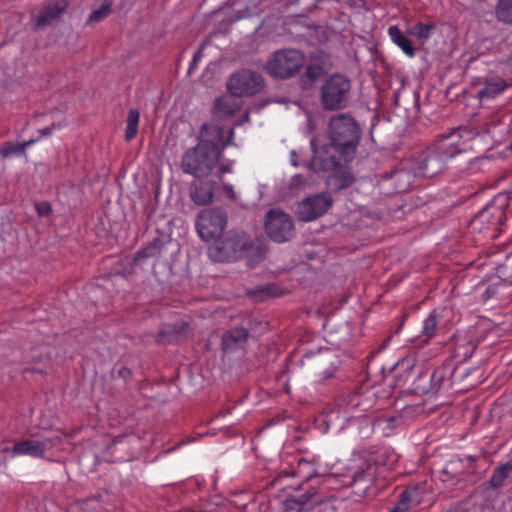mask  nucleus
Instances as JSON below:
<instances>
[{
    "label": "nucleus",
    "instance_id": "e433bc0d",
    "mask_svg": "<svg viewBox=\"0 0 512 512\" xmlns=\"http://www.w3.org/2000/svg\"><path fill=\"white\" fill-rule=\"evenodd\" d=\"M112 11V1L104 0L99 8L92 11L89 15L87 24L89 23H98L104 20Z\"/></svg>",
    "mask_w": 512,
    "mask_h": 512
},
{
    "label": "nucleus",
    "instance_id": "c9c22d12",
    "mask_svg": "<svg viewBox=\"0 0 512 512\" xmlns=\"http://www.w3.org/2000/svg\"><path fill=\"white\" fill-rule=\"evenodd\" d=\"M463 459L458 461H450L440 472V480L443 482L450 481L452 479H458L464 473L459 470L458 464L462 463Z\"/></svg>",
    "mask_w": 512,
    "mask_h": 512
},
{
    "label": "nucleus",
    "instance_id": "c85d7f7f",
    "mask_svg": "<svg viewBox=\"0 0 512 512\" xmlns=\"http://www.w3.org/2000/svg\"><path fill=\"white\" fill-rule=\"evenodd\" d=\"M508 86L510 84L500 77L487 79L484 87L477 92V97L480 100L493 99Z\"/></svg>",
    "mask_w": 512,
    "mask_h": 512
},
{
    "label": "nucleus",
    "instance_id": "de8ad7c7",
    "mask_svg": "<svg viewBox=\"0 0 512 512\" xmlns=\"http://www.w3.org/2000/svg\"><path fill=\"white\" fill-rule=\"evenodd\" d=\"M223 190L227 197H229L232 200H235V192L233 190V187L230 184L223 183Z\"/></svg>",
    "mask_w": 512,
    "mask_h": 512
},
{
    "label": "nucleus",
    "instance_id": "6e6552de",
    "mask_svg": "<svg viewBox=\"0 0 512 512\" xmlns=\"http://www.w3.org/2000/svg\"><path fill=\"white\" fill-rule=\"evenodd\" d=\"M263 227L267 237L279 244L291 241L296 234L293 217L281 209L268 210L264 216Z\"/></svg>",
    "mask_w": 512,
    "mask_h": 512
},
{
    "label": "nucleus",
    "instance_id": "7c9ffc66",
    "mask_svg": "<svg viewBox=\"0 0 512 512\" xmlns=\"http://www.w3.org/2000/svg\"><path fill=\"white\" fill-rule=\"evenodd\" d=\"M455 374V368L451 367L450 364H445L437 367L432 373H430V382L432 386L431 394H437L447 376H453Z\"/></svg>",
    "mask_w": 512,
    "mask_h": 512
},
{
    "label": "nucleus",
    "instance_id": "5701e85b",
    "mask_svg": "<svg viewBox=\"0 0 512 512\" xmlns=\"http://www.w3.org/2000/svg\"><path fill=\"white\" fill-rule=\"evenodd\" d=\"M506 220L504 205H496L494 202L487 204L479 211L472 220V223H489L502 225Z\"/></svg>",
    "mask_w": 512,
    "mask_h": 512
},
{
    "label": "nucleus",
    "instance_id": "ddd939ff",
    "mask_svg": "<svg viewBox=\"0 0 512 512\" xmlns=\"http://www.w3.org/2000/svg\"><path fill=\"white\" fill-rule=\"evenodd\" d=\"M512 484V459L496 466L489 480L479 486L480 493L486 500L498 498L501 489Z\"/></svg>",
    "mask_w": 512,
    "mask_h": 512
},
{
    "label": "nucleus",
    "instance_id": "09e8293b",
    "mask_svg": "<svg viewBox=\"0 0 512 512\" xmlns=\"http://www.w3.org/2000/svg\"><path fill=\"white\" fill-rule=\"evenodd\" d=\"M55 128V124H52L50 127H46L42 130H40V136L36 139H40L42 136H48L52 133L53 129Z\"/></svg>",
    "mask_w": 512,
    "mask_h": 512
},
{
    "label": "nucleus",
    "instance_id": "9b49d317",
    "mask_svg": "<svg viewBox=\"0 0 512 512\" xmlns=\"http://www.w3.org/2000/svg\"><path fill=\"white\" fill-rule=\"evenodd\" d=\"M464 134L474 137L477 132L467 128H454L448 134H442L438 136V139L433 145V148L447 159L452 158L458 154H464V158L468 160L470 164L473 160L472 154L464 148Z\"/></svg>",
    "mask_w": 512,
    "mask_h": 512
},
{
    "label": "nucleus",
    "instance_id": "4468645a",
    "mask_svg": "<svg viewBox=\"0 0 512 512\" xmlns=\"http://www.w3.org/2000/svg\"><path fill=\"white\" fill-rule=\"evenodd\" d=\"M421 370L422 367L417 366L415 359L410 357L399 360L392 368L396 384L409 394L413 393L414 385L421 376Z\"/></svg>",
    "mask_w": 512,
    "mask_h": 512
},
{
    "label": "nucleus",
    "instance_id": "dca6fc26",
    "mask_svg": "<svg viewBox=\"0 0 512 512\" xmlns=\"http://www.w3.org/2000/svg\"><path fill=\"white\" fill-rule=\"evenodd\" d=\"M416 161L420 174L432 178L445 170L447 158L432 147L422 152Z\"/></svg>",
    "mask_w": 512,
    "mask_h": 512
},
{
    "label": "nucleus",
    "instance_id": "b1692460",
    "mask_svg": "<svg viewBox=\"0 0 512 512\" xmlns=\"http://www.w3.org/2000/svg\"><path fill=\"white\" fill-rule=\"evenodd\" d=\"M326 71L322 64L309 63L305 66L303 74L299 77L298 84L302 91H310L316 87Z\"/></svg>",
    "mask_w": 512,
    "mask_h": 512
},
{
    "label": "nucleus",
    "instance_id": "a19ab883",
    "mask_svg": "<svg viewBox=\"0 0 512 512\" xmlns=\"http://www.w3.org/2000/svg\"><path fill=\"white\" fill-rule=\"evenodd\" d=\"M437 325V315L434 313L430 314L424 321L422 329V334L426 337L425 341L429 340L435 334Z\"/></svg>",
    "mask_w": 512,
    "mask_h": 512
},
{
    "label": "nucleus",
    "instance_id": "c756f323",
    "mask_svg": "<svg viewBox=\"0 0 512 512\" xmlns=\"http://www.w3.org/2000/svg\"><path fill=\"white\" fill-rule=\"evenodd\" d=\"M163 248V241L160 238H154L145 247L137 251L131 261L132 266L138 265L141 261L158 255Z\"/></svg>",
    "mask_w": 512,
    "mask_h": 512
},
{
    "label": "nucleus",
    "instance_id": "58836bf2",
    "mask_svg": "<svg viewBox=\"0 0 512 512\" xmlns=\"http://www.w3.org/2000/svg\"><path fill=\"white\" fill-rule=\"evenodd\" d=\"M434 29V24H423L422 22H417L415 25L410 27L407 32L411 35L417 36L421 40H426Z\"/></svg>",
    "mask_w": 512,
    "mask_h": 512
},
{
    "label": "nucleus",
    "instance_id": "49530a36",
    "mask_svg": "<svg viewBox=\"0 0 512 512\" xmlns=\"http://www.w3.org/2000/svg\"><path fill=\"white\" fill-rule=\"evenodd\" d=\"M232 165H233V161H232V160H228V161H226V162H222V163L220 164V166H219L218 170L216 171L215 176H216L219 180H221V179H222L223 174L231 172Z\"/></svg>",
    "mask_w": 512,
    "mask_h": 512
},
{
    "label": "nucleus",
    "instance_id": "79ce46f5",
    "mask_svg": "<svg viewBox=\"0 0 512 512\" xmlns=\"http://www.w3.org/2000/svg\"><path fill=\"white\" fill-rule=\"evenodd\" d=\"M255 293L259 294L261 299L271 298L280 295L279 286L275 283H269L259 287Z\"/></svg>",
    "mask_w": 512,
    "mask_h": 512
},
{
    "label": "nucleus",
    "instance_id": "5fc2aeb1",
    "mask_svg": "<svg viewBox=\"0 0 512 512\" xmlns=\"http://www.w3.org/2000/svg\"><path fill=\"white\" fill-rule=\"evenodd\" d=\"M509 60H512V50H511V53L509 55Z\"/></svg>",
    "mask_w": 512,
    "mask_h": 512
},
{
    "label": "nucleus",
    "instance_id": "f8f14e48",
    "mask_svg": "<svg viewBox=\"0 0 512 512\" xmlns=\"http://www.w3.org/2000/svg\"><path fill=\"white\" fill-rule=\"evenodd\" d=\"M332 204L329 193H318L298 202L295 213L300 221L310 222L324 215Z\"/></svg>",
    "mask_w": 512,
    "mask_h": 512
},
{
    "label": "nucleus",
    "instance_id": "3c124183",
    "mask_svg": "<svg viewBox=\"0 0 512 512\" xmlns=\"http://www.w3.org/2000/svg\"><path fill=\"white\" fill-rule=\"evenodd\" d=\"M291 163H292V165H294L296 167L300 165V162L298 161V155H297L296 151H292L291 152Z\"/></svg>",
    "mask_w": 512,
    "mask_h": 512
},
{
    "label": "nucleus",
    "instance_id": "2eb2a0df",
    "mask_svg": "<svg viewBox=\"0 0 512 512\" xmlns=\"http://www.w3.org/2000/svg\"><path fill=\"white\" fill-rule=\"evenodd\" d=\"M61 438H44L42 440L26 439L15 442L11 448L13 455H29L35 458H44L45 452L54 447Z\"/></svg>",
    "mask_w": 512,
    "mask_h": 512
},
{
    "label": "nucleus",
    "instance_id": "8fccbe9b",
    "mask_svg": "<svg viewBox=\"0 0 512 512\" xmlns=\"http://www.w3.org/2000/svg\"><path fill=\"white\" fill-rule=\"evenodd\" d=\"M305 182V179L302 175L298 174V175H295L293 178H292V184H295V185H298V184H302Z\"/></svg>",
    "mask_w": 512,
    "mask_h": 512
},
{
    "label": "nucleus",
    "instance_id": "f3484780",
    "mask_svg": "<svg viewBox=\"0 0 512 512\" xmlns=\"http://www.w3.org/2000/svg\"><path fill=\"white\" fill-rule=\"evenodd\" d=\"M218 187L216 180L207 177L196 178L189 187V196L198 206L209 205L213 201L215 189Z\"/></svg>",
    "mask_w": 512,
    "mask_h": 512
},
{
    "label": "nucleus",
    "instance_id": "4c0bfd02",
    "mask_svg": "<svg viewBox=\"0 0 512 512\" xmlns=\"http://www.w3.org/2000/svg\"><path fill=\"white\" fill-rule=\"evenodd\" d=\"M425 490V484H416L414 486H408L402 492H408L409 497L406 498L407 505L409 508L412 505H419L422 501V494Z\"/></svg>",
    "mask_w": 512,
    "mask_h": 512
},
{
    "label": "nucleus",
    "instance_id": "cd10ccee",
    "mask_svg": "<svg viewBox=\"0 0 512 512\" xmlns=\"http://www.w3.org/2000/svg\"><path fill=\"white\" fill-rule=\"evenodd\" d=\"M388 34L391 37L393 43H395L407 56L413 57L416 54V48L412 43L411 39L401 31V29L392 25L388 28Z\"/></svg>",
    "mask_w": 512,
    "mask_h": 512
},
{
    "label": "nucleus",
    "instance_id": "20e7f679",
    "mask_svg": "<svg viewBox=\"0 0 512 512\" xmlns=\"http://www.w3.org/2000/svg\"><path fill=\"white\" fill-rule=\"evenodd\" d=\"M284 512H336L334 499L323 496L315 487L303 484L284 501Z\"/></svg>",
    "mask_w": 512,
    "mask_h": 512
},
{
    "label": "nucleus",
    "instance_id": "7ed1b4c3",
    "mask_svg": "<svg viewBox=\"0 0 512 512\" xmlns=\"http://www.w3.org/2000/svg\"><path fill=\"white\" fill-rule=\"evenodd\" d=\"M352 82L341 73L324 78L319 89V102L324 111H339L348 107L351 100Z\"/></svg>",
    "mask_w": 512,
    "mask_h": 512
},
{
    "label": "nucleus",
    "instance_id": "1a4fd4ad",
    "mask_svg": "<svg viewBox=\"0 0 512 512\" xmlns=\"http://www.w3.org/2000/svg\"><path fill=\"white\" fill-rule=\"evenodd\" d=\"M227 90L238 98L254 96L261 93L265 86L264 77L257 71L241 69L234 72L227 80Z\"/></svg>",
    "mask_w": 512,
    "mask_h": 512
},
{
    "label": "nucleus",
    "instance_id": "864d4df0",
    "mask_svg": "<svg viewBox=\"0 0 512 512\" xmlns=\"http://www.w3.org/2000/svg\"><path fill=\"white\" fill-rule=\"evenodd\" d=\"M198 59V54L194 55L193 62H195Z\"/></svg>",
    "mask_w": 512,
    "mask_h": 512
},
{
    "label": "nucleus",
    "instance_id": "4be33fe9",
    "mask_svg": "<svg viewBox=\"0 0 512 512\" xmlns=\"http://www.w3.org/2000/svg\"><path fill=\"white\" fill-rule=\"evenodd\" d=\"M381 179L388 183L392 192L401 193L411 185V174L405 169H393L381 174Z\"/></svg>",
    "mask_w": 512,
    "mask_h": 512
},
{
    "label": "nucleus",
    "instance_id": "f03ea898",
    "mask_svg": "<svg viewBox=\"0 0 512 512\" xmlns=\"http://www.w3.org/2000/svg\"><path fill=\"white\" fill-rule=\"evenodd\" d=\"M224 135V127L203 124L197 145L187 149L182 156V171L195 178L209 176L220 162L224 149L233 143L234 129L229 128L226 138Z\"/></svg>",
    "mask_w": 512,
    "mask_h": 512
},
{
    "label": "nucleus",
    "instance_id": "aec40b11",
    "mask_svg": "<svg viewBox=\"0 0 512 512\" xmlns=\"http://www.w3.org/2000/svg\"><path fill=\"white\" fill-rule=\"evenodd\" d=\"M315 364L323 379H330L334 377L339 367L340 360L332 350L324 349L319 351L315 358Z\"/></svg>",
    "mask_w": 512,
    "mask_h": 512
},
{
    "label": "nucleus",
    "instance_id": "393cba45",
    "mask_svg": "<svg viewBox=\"0 0 512 512\" xmlns=\"http://www.w3.org/2000/svg\"><path fill=\"white\" fill-rule=\"evenodd\" d=\"M249 338V328L243 323L239 327L227 330L221 339V348L223 351L231 350L247 342Z\"/></svg>",
    "mask_w": 512,
    "mask_h": 512
},
{
    "label": "nucleus",
    "instance_id": "f704fd0d",
    "mask_svg": "<svg viewBox=\"0 0 512 512\" xmlns=\"http://www.w3.org/2000/svg\"><path fill=\"white\" fill-rule=\"evenodd\" d=\"M431 382H430V372L428 370H421V376L418 381L414 385L413 395H426L431 394L432 390Z\"/></svg>",
    "mask_w": 512,
    "mask_h": 512
},
{
    "label": "nucleus",
    "instance_id": "603ef678",
    "mask_svg": "<svg viewBox=\"0 0 512 512\" xmlns=\"http://www.w3.org/2000/svg\"><path fill=\"white\" fill-rule=\"evenodd\" d=\"M447 512H465V511L461 508H452V509H449Z\"/></svg>",
    "mask_w": 512,
    "mask_h": 512
},
{
    "label": "nucleus",
    "instance_id": "37998d69",
    "mask_svg": "<svg viewBox=\"0 0 512 512\" xmlns=\"http://www.w3.org/2000/svg\"><path fill=\"white\" fill-rule=\"evenodd\" d=\"M408 495V492H401L395 505L392 508H389L387 512H406L409 509L406 502V498L409 497Z\"/></svg>",
    "mask_w": 512,
    "mask_h": 512
},
{
    "label": "nucleus",
    "instance_id": "72a5a7b5",
    "mask_svg": "<svg viewBox=\"0 0 512 512\" xmlns=\"http://www.w3.org/2000/svg\"><path fill=\"white\" fill-rule=\"evenodd\" d=\"M495 15L498 21L512 25V0H498Z\"/></svg>",
    "mask_w": 512,
    "mask_h": 512
},
{
    "label": "nucleus",
    "instance_id": "412c9836",
    "mask_svg": "<svg viewBox=\"0 0 512 512\" xmlns=\"http://www.w3.org/2000/svg\"><path fill=\"white\" fill-rule=\"evenodd\" d=\"M243 252V258L247 260V265L250 268L255 267L262 262L268 253V244L264 239L256 238L254 240L249 236V244L246 245Z\"/></svg>",
    "mask_w": 512,
    "mask_h": 512
},
{
    "label": "nucleus",
    "instance_id": "473e14b6",
    "mask_svg": "<svg viewBox=\"0 0 512 512\" xmlns=\"http://www.w3.org/2000/svg\"><path fill=\"white\" fill-rule=\"evenodd\" d=\"M139 118H140V113H139L138 109L132 108L128 111V116H127V120H126L127 126H126V131H125V140L126 141H131L136 137L137 132H138Z\"/></svg>",
    "mask_w": 512,
    "mask_h": 512
},
{
    "label": "nucleus",
    "instance_id": "39448f33",
    "mask_svg": "<svg viewBox=\"0 0 512 512\" xmlns=\"http://www.w3.org/2000/svg\"><path fill=\"white\" fill-rule=\"evenodd\" d=\"M305 64V55L297 49L275 51L268 59L264 69L275 79L286 80L296 76Z\"/></svg>",
    "mask_w": 512,
    "mask_h": 512
},
{
    "label": "nucleus",
    "instance_id": "a878e982",
    "mask_svg": "<svg viewBox=\"0 0 512 512\" xmlns=\"http://www.w3.org/2000/svg\"><path fill=\"white\" fill-rule=\"evenodd\" d=\"M235 98L236 96L231 93L217 97L214 101L213 113L220 118L233 116L239 110Z\"/></svg>",
    "mask_w": 512,
    "mask_h": 512
},
{
    "label": "nucleus",
    "instance_id": "a211bd4d",
    "mask_svg": "<svg viewBox=\"0 0 512 512\" xmlns=\"http://www.w3.org/2000/svg\"><path fill=\"white\" fill-rule=\"evenodd\" d=\"M69 6V0H56L44 5L34 23V29L39 30L58 21Z\"/></svg>",
    "mask_w": 512,
    "mask_h": 512
},
{
    "label": "nucleus",
    "instance_id": "6ab92c4d",
    "mask_svg": "<svg viewBox=\"0 0 512 512\" xmlns=\"http://www.w3.org/2000/svg\"><path fill=\"white\" fill-rule=\"evenodd\" d=\"M345 165L332 169L333 171L326 180L328 193H338L354 184L356 178L349 169H343Z\"/></svg>",
    "mask_w": 512,
    "mask_h": 512
},
{
    "label": "nucleus",
    "instance_id": "0eeeda50",
    "mask_svg": "<svg viewBox=\"0 0 512 512\" xmlns=\"http://www.w3.org/2000/svg\"><path fill=\"white\" fill-rule=\"evenodd\" d=\"M227 222V210L224 207H212L198 213L195 226L200 238L209 242L215 241L223 235Z\"/></svg>",
    "mask_w": 512,
    "mask_h": 512
},
{
    "label": "nucleus",
    "instance_id": "9d476101",
    "mask_svg": "<svg viewBox=\"0 0 512 512\" xmlns=\"http://www.w3.org/2000/svg\"><path fill=\"white\" fill-rule=\"evenodd\" d=\"M378 465L371 461H365L351 476L349 486L353 493L360 498H373L377 495L379 479L377 478Z\"/></svg>",
    "mask_w": 512,
    "mask_h": 512
},
{
    "label": "nucleus",
    "instance_id": "f257e3e1",
    "mask_svg": "<svg viewBox=\"0 0 512 512\" xmlns=\"http://www.w3.org/2000/svg\"><path fill=\"white\" fill-rule=\"evenodd\" d=\"M362 136V127L352 114L333 115L326 129L328 142L318 149L316 139L312 138L311 148L314 156L303 165L313 172H327L347 165L355 159Z\"/></svg>",
    "mask_w": 512,
    "mask_h": 512
},
{
    "label": "nucleus",
    "instance_id": "2f4dec72",
    "mask_svg": "<svg viewBox=\"0 0 512 512\" xmlns=\"http://www.w3.org/2000/svg\"><path fill=\"white\" fill-rule=\"evenodd\" d=\"M36 142V139H30L22 143L8 141L4 143L3 147L0 148V155L3 157H9L14 154L23 153L25 149Z\"/></svg>",
    "mask_w": 512,
    "mask_h": 512
},
{
    "label": "nucleus",
    "instance_id": "423d86ee",
    "mask_svg": "<svg viewBox=\"0 0 512 512\" xmlns=\"http://www.w3.org/2000/svg\"><path fill=\"white\" fill-rule=\"evenodd\" d=\"M248 244L247 233L230 230L215 240L214 245L209 248V255L216 262L237 261L243 258V252Z\"/></svg>",
    "mask_w": 512,
    "mask_h": 512
},
{
    "label": "nucleus",
    "instance_id": "bb28decb",
    "mask_svg": "<svg viewBox=\"0 0 512 512\" xmlns=\"http://www.w3.org/2000/svg\"><path fill=\"white\" fill-rule=\"evenodd\" d=\"M185 325L186 324L184 322L163 324L155 336V343L158 345H167L176 342Z\"/></svg>",
    "mask_w": 512,
    "mask_h": 512
},
{
    "label": "nucleus",
    "instance_id": "a18cd8bd",
    "mask_svg": "<svg viewBox=\"0 0 512 512\" xmlns=\"http://www.w3.org/2000/svg\"><path fill=\"white\" fill-rule=\"evenodd\" d=\"M119 378H122L125 382H129L133 378V372L130 368L122 365L115 371Z\"/></svg>",
    "mask_w": 512,
    "mask_h": 512
},
{
    "label": "nucleus",
    "instance_id": "c03bdc74",
    "mask_svg": "<svg viewBox=\"0 0 512 512\" xmlns=\"http://www.w3.org/2000/svg\"><path fill=\"white\" fill-rule=\"evenodd\" d=\"M35 209L40 217L49 216L52 212L51 204L48 201L36 202Z\"/></svg>",
    "mask_w": 512,
    "mask_h": 512
},
{
    "label": "nucleus",
    "instance_id": "ea45409f",
    "mask_svg": "<svg viewBox=\"0 0 512 512\" xmlns=\"http://www.w3.org/2000/svg\"><path fill=\"white\" fill-rule=\"evenodd\" d=\"M484 456V451H481L479 455L466 456V460L469 462L468 466L466 467V474L476 476L477 479H480L483 472L479 471L478 466L475 463Z\"/></svg>",
    "mask_w": 512,
    "mask_h": 512
}]
</instances>
